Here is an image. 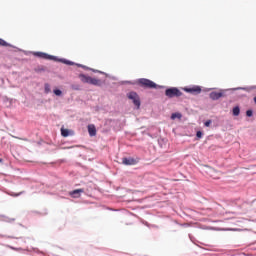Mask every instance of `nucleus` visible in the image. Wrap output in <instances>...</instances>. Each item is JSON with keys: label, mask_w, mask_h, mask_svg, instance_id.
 <instances>
[{"label": "nucleus", "mask_w": 256, "mask_h": 256, "mask_svg": "<svg viewBox=\"0 0 256 256\" xmlns=\"http://www.w3.org/2000/svg\"><path fill=\"white\" fill-rule=\"evenodd\" d=\"M122 85H139L143 89H165V86L158 85L153 80L147 78H140L134 81L124 80L120 82Z\"/></svg>", "instance_id": "1"}, {"label": "nucleus", "mask_w": 256, "mask_h": 256, "mask_svg": "<svg viewBox=\"0 0 256 256\" xmlns=\"http://www.w3.org/2000/svg\"><path fill=\"white\" fill-rule=\"evenodd\" d=\"M33 55L34 57H38L39 59H47L48 61H57L58 63H63L64 65H75V63L71 60H67L65 58H59L57 56H53L45 52H34Z\"/></svg>", "instance_id": "2"}, {"label": "nucleus", "mask_w": 256, "mask_h": 256, "mask_svg": "<svg viewBox=\"0 0 256 256\" xmlns=\"http://www.w3.org/2000/svg\"><path fill=\"white\" fill-rule=\"evenodd\" d=\"M78 77L82 83H87V85H94L95 87H103V84L105 83L100 79L93 78L83 73L79 74Z\"/></svg>", "instance_id": "3"}, {"label": "nucleus", "mask_w": 256, "mask_h": 256, "mask_svg": "<svg viewBox=\"0 0 256 256\" xmlns=\"http://www.w3.org/2000/svg\"><path fill=\"white\" fill-rule=\"evenodd\" d=\"M165 95L169 99H173L174 97H182L183 92H181V90H179L177 87H169L166 88Z\"/></svg>", "instance_id": "4"}, {"label": "nucleus", "mask_w": 256, "mask_h": 256, "mask_svg": "<svg viewBox=\"0 0 256 256\" xmlns=\"http://www.w3.org/2000/svg\"><path fill=\"white\" fill-rule=\"evenodd\" d=\"M127 98L132 101V103L139 109L141 107V98H139V94L135 91H131L127 93Z\"/></svg>", "instance_id": "5"}, {"label": "nucleus", "mask_w": 256, "mask_h": 256, "mask_svg": "<svg viewBox=\"0 0 256 256\" xmlns=\"http://www.w3.org/2000/svg\"><path fill=\"white\" fill-rule=\"evenodd\" d=\"M185 93H190V95H200L202 88L199 85H193L191 87L182 88Z\"/></svg>", "instance_id": "6"}, {"label": "nucleus", "mask_w": 256, "mask_h": 256, "mask_svg": "<svg viewBox=\"0 0 256 256\" xmlns=\"http://www.w3.org/2000/svg\"><path fill=\"white\" fill-rule=\"evenodd\" d=\"M227 90H223L221 89L220 92H211L209 94V98L212 100V101H219V99H221V97H225V92Z\"/></svg>", "instance_id": "7"}, {"label": "nucleus", "mask_w": 256, "mask_h": 256, "mask_svg": "<svg viewBox=\"0 0 256 256\" xmlns=\"http://www.w3.org/2000/svg\"><path fill=\"white\" fill-rule=\"evenodd\" d=\"M123 165L131 166V165H137L139 161L133 157H124L122 158Z\"/></svg>", "instance_id": "8"}, {"label": "nucleus", "mask_w": 256, "mask_h": 256, "mask_svg": "<svg viewBox=\"0 0 256 256\" xmlns=\"http://www.w3.org/2000/svg\"><path fill=\"white\" fill-rule=\"evenodd\" d=\"M84 192H85V190L80 188V189H75V190L69 192V195L73 199H79V197H81V193H84Z\"/></svg>", "instance_id": "9"}, {"label": "nucleus", "mask_w": 256, "mask_h": 256, "mask_svg": "<svg viewBox=\"0 0 256 256\" xmlns=\"http://www.w3.org/2000/svg\"><path fill=\"white\" fill-rule=\"evenodd\" d=\"M88 133L90 137H95V135H97V128L95 127V124L88 125Z\"/></svg>", "instance_id": "10"}, {"label": "nucleus", "mask_w": 256, "mask_h": 256, "mask_svg": "<svg viewBox=\"0 0 256 256\" xmlns=\"http://www.w3.org/2000/svg\"><path fill=\"white\" fill-rule=\"evenodd\" d=\"M256 89V85L254 86H249V87H238L234 88L233 91H253Z\"/></svg>", "instance_id": "11"}, {"label": "nucleus", "mask_w": 256, "mask_h": 256, "mask_svg": "<svg viewBox=\"0 0 256 256\" xmlns=\"http://www.w3.org/2000/svg\"><path fill=\"white\" fill-rule=\"evenodd\" d=\"M232 115L234 117H239V115H241V108L239 106H234L232 109Z\"/></svg>", "instance_id": "12"}, {"label": "nucleus", "mask_w": 256, "mask_h": 256, "mask_svg": "<svg viewBox=\"0 0 256 256\" xmlns=\"http://www.w3.org/2000/svg\"><path fill=\"white\" fill-rule=\"evenodd\" d=\"M61 135H62V137H69L70 135H73V131H71L69 129L62 128Z\"/></svg>", "instance_id": "13"}, {"label": "nucleus", "mask_w": 256, "mask_h": 256, "mask_svg": "<svg viewBox=\"0 0 256 256\" xmlns=\"http://www.w3.org/2000/svg\"><path fill=\"white\" fill-rule=\"evenodd\" d=\"M73 63H74L73 65H76V67H80L81 69H84L85 71H90V69H91L90 67H88L86 65L75 63V62H73ZM66 65L73 66L72 64H66Z\"/></svg>", "instance_id": "14"}, {"label": "nucleus", "mask_w": 256, "mask_h": 256, "mask_svg": "<svg viewBox=\"0 0 256 256\" xmlns=\"http://www.w3.org/2000/svg\"><path fill=\"white\" fill-rule=\"evenodd\" d=\"M0 47H13V45L9 44L3 38H0Z\"/></svg>", "instance_id": "15"}, {"label": "nucleus", "mask_w": 256, "mask_h": 256, "mask_svg": "<svg viewBox=\"0 0 256 256\" xmlns=\"http://www.w3.org/2000/svg\"><path fill=\"white\" fill-rule=\"evenodd\" d=\"M181 117H183V114L179 113V112H174L171 114V119L175 120V119H181Z\"/></svg>", "instance_id": "16"}, {"label": "nucleus", "mask_w": 256, "mask_h": 256, "mask_svg": "<svg viewBox=\"0 0 256 256\" xmlns=\"http://www.w3.org/2000/svg\"><path fill=\"white\" fill-rule=\"evenodd\" d=\"M53 93H54V95H56V97H63V91L59 88H55L53 90Z\"/></svg>", "instance_id": "17"}, {"label": "nucleus", "mask_w": 256, "mask_h": 256, "mask_svg": "<svg viewBox=\"0 0 256 256\" xmlns=\"http://www.w3.org/2000/svg\"><path fill=\"white\" fill-rule=\"evenodd\" d=\"M44 93H51V86L47 83L44 85Z\"/></svg>", "instance_id": "18"}, {"label": "nucleus", "mask_w": 256, "mask_h": 256, "mask_svg": "<svg viewBox=\"0 0 256 256\" xmlns=\"http://www.w3.org/2000/svg\"><path fill=\"white\" fill-rule=\"evenodd\" d=\"M36 73H43L45 72V67L44 66H38L36 69H35Z\"/></svg>", "instance_id": "19"}, {"label": "nucleus", "mask_w": 256, "mask_h": 256, "mask_svg": "<svg viewBox=\"0 0 256 256\" xmlns=\"http://www.w3.org/2000/svg\"><path fill=\"white\" fill-rule=\"evenodd\" d=\"M196 138H197V139H203V131L198 130V131L196 132Z\"/></svg>", "instance_id": "20"}, {"label": "nucleus", "mask_w": 256, "mask_h": 256, "mask_svg": "<svg viewBox=\"0 0 256 256\" xmlns=\"http://www.w3.org/2000/svg\"><path fill=\"white\" fill-rule=\"evenodd\" d=\"M211 123H213V120L209 119L204 122V127H211Z\"/></svg>", "instance_id": "21"}, {"label": "nucleus", "mask_w": 256, "mask_h": 256, "mask_svg": "<svg viewBox=\"0 0 256 256\" xmlns=\"http://www.w3.org/2000/svg\"><path fill=\"white\" fill-rule=\"evenodd\" d=\"M246 117H253V110L252 109H248L246 111Z\"/></svg>", "instance_id": "22"}, {"label": "nucleus", "mask_w": 256, "mask_h": 256, "mask_svg": "<svg viewBox=\"0 0 256 256\" xmlns=\"http://www.w3.org/2000/svg\"><path fill=\"white\" fill-rule=\"evenodd\" d=\"M90 71H92L93 73H100L101 75H105V72L100 71V70H95L93 68H90Z\"/></svg>", "instance_id": "23"}, {"label": "nucleus", "mask_w": 256, "mask_h": 256, "mask_svg": "<svg viewBox=\"0 0 256 256\" xmlns=\"http://www.w3.org/2000/svg\"><path fill=\"white\" fill-rule=\"evenodd\" d=\"M34 252H36L38 255H45V252L39 250V248H34Z\"/></svg>", "instance_id": "24"}, {"label": "nucleus", "mask_w": 256, "mask_h": 256, "mask_svg": "<svg viewBox=\"0 0 256 256\" xmlns=\"http://www.w3.org/2000/svg\"><path fill=\"white\" fill-rule=\"evenodd\" d=\"M23 193H25L24 191L19 192V193H12L11 196L12 197H20V195H23Z\"/></svg>", "instance_id": "25"}, {"label": "nucleus", "mask_w": 256, "mask_h": 256, "mask_svg": "<svg viewBox=\"0 0 256 256\" xmlns=\"http://www.w3.org/2000/svg\"><path fill=\"white\" fill-rule=\"evenodd\" d=\"M180 227H190L189 223H183V224H179Z\"/></svg>", "instance_id": "26"}, {"label": "nucleus", "mask_w": 256, "mask_h": 256, "mask_svg": "<svg viewBox=\"0 0 256 256\" xmlns=\"http://www.w3.org/2000/svg\"><path fill=\"white\" fill-rule=\"evenodd\" d=\"M4 101H10V103H11V101H13V100H11V99L5 97V98H4Z\"/></svg>", "instance_id": "27"}, {"label": "nucleus", "mask_w": 256, "mask_h": 256, "mask_svg": "<svg viewBox=\"0 0 256 256\" xmlns=\"http://www.w3.org/2000/svg\"><path fill=\"white\" fill-rule=\"evenodd\" d=\"M7 239H15L13 236H6Z\"/></svg>", "instance_id": "28"}, {"label": "nucleus", "mask_w": 256, "mask_h": 256, "mask_svg": "<svg viewBox=\"0 0 256 256\" xmlns=\"http://www.w3.org/2000/svg\"><path fill=\"white\" fill-rule=\"evenodd\" d=\"M189 239L193 241V236L191 234H189Z\"/></svg>", "instance_id": "29"}, {"label": "nucleus", "mask_w": 256, "mask_h": 256, "mask_svg": "<svg viewBox=\"0 0 256 256\" xmlns=\"http://www.w3.org/2000/svg\"><path fill=\"white\" fill-rule=\"evenodd\" d=\"M228 231H237V229H228Z\"/></svg>", "instance_id": "30"}, {"label": "nucleus", "mask_w": 256, "mask_h": 256, "mask_svg": "<svg viewBox=\"0 0 256 256\" xmlns=\"http://www.w3.org/2000/svg\"><path fill=\"white\" fill-rule=\"evenodd\" d=\"M10 247V249H13V250H15V247H13V246H9Z\"/></svg>", "instance_id": "31"}, {"label": "nucleus", "mask_w": 256, "mask_h": 256, "mask_svg": "<svg viewBox=\"0 0 256 256\" xmlns=\"http://www.w3.org/2000/svg\"><path fill=\"white\" fill-rule=\"evenodd\" d=\"M213 88H208L207 91H212Z\"/></svg>", "instance_id": "32"}, {"label": "nucleus", "mask_w": 256, "mask_h": 256, "mask_svg": "<svg viewBox=\"0 0 256 256\" xmlns=\"http://www.w3.org/2000/svg\"><path fill=\"white\" fill-rule=\"evenodd\" d=\"M254 103L256 104V96L254 97Z\"/></svg>", "instance_id": "33"}, {"label": "nucleus", "mask_w": 256, "mask_h": 256, "mask_svg": "<svg viewBox=\"0 0 256 256\" xmlns=\"http://www.w3.org/2000/svg\"><path fill=\"white\" fill-rule=\"evenodd\" d=\"M0 163H3V159L2 158H0Z\"/></svg>", "instance_id": "34"}, {"label": "nucleus", "mask_w": 256, "mask_h": 256, "mask_svg": "<svg viewBox=\"0 0 256 256\" xmlns=\"http://www.w3.org/2000/svg\"><path fill=\"white\" fill-rule=\"evenodd\" d=\"M145 225H147V227H149V223L146 222Z\"/></svg>", "instance_id": "35"}, {"label": "nucleus", "mask_w": 256, "mask_h": 256, "mask_svg": "<svg viewBox=\"0 0 256 256\" xmlns=\"http://www.w3.org/2000/svg\"><path fill=\"white\" fill-rule=\"evenodd\" d=\"M76 91L79 89V88H74Z\"/></svg>", "instance_id": "36"}]
</instances>
